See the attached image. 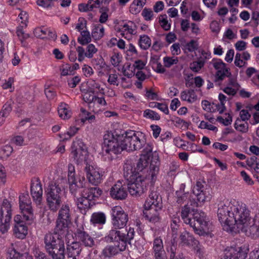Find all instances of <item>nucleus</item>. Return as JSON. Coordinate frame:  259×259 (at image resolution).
<instances>
[{
  "mask_svg": "<svg viewBox=\"0 0 259 259\" xmlns=\"http://www.w3.org/2000/svg\"><path fill=\"white\" fill-rule=\"evenodd\" d=\"M204 65V61L198 59L197 61L190 63V68L193 72H198L203 67Z\"/></svg>",
  "mask_w": 259,
  "mask_h": 259,
  "instance_id": "obj_43",
  "label": "nucleus"
},
{
  "mask_svg": "<svg viewBox=\"0 0 259 259\" xmlns=\"http://www.w3.org/2000/svg\"><path fill=\"white\" fill-rule=\"evenodd\" d=\"M94 94L88 90L82 95L83 100L86 103H92L93 102L95 96L93 95Z\"/></svg>",
  "mask_w": 259,
  "mask_h": 259,
  "instance_id": "obj_54",
  "label": "nucleus"
},
{
  "mask_svg": "<svg viewBox=\"0 0 259 259\" xmlns=\"http://www.w3.org/2000/svg\"><path fill=\"white\" fill-rule=\"evenodd\" d=\"M236 200H227L218 204L217 215L219 221L222 225H226L230 228L232 227V218L233 209L235 208Z\"/></svg>",
  "mask_w": 259,
  "mask_h": 259,
  "instance_id": "obj_8",
  "label": "nucleus"
},
{
  "mask_svg": "<svg viewBox=\"0 0 259 259\" xmlns=\"http://www.w3.org/2000/svg\"><path fill=\"white\" fill-rule=\"evenodd\" d=\"M185 184H181L179 189L176 192V200L178 204L182 205L190 198L189 192H185Z\"/></svg>",
  "mask_w": 259,
  "mask_h": 259,
  "instance_id": "obj_22",
  "label": "nucleus"
},
{
  "mask_svg": "<svg viewBox=\"0 0 259 259\" xmlns=\"http://www.w3.org/2000/svg\"><path fill=\"white\" fill-rule=\"evenodd\" d=\"M143 116L151 120H159L160 119V116L158 113L149 109L144 111Z\"/></svg>",
  "mask_w": 259,
  "mask_h": 259,
  "instance_id": "obj_40",
  "label": "nucleus"
},
{
  "mask_svg": "<svg viewBox=\"0 0 259 259\" xmlns=\"http://www.w3.org/2000/svg\"><path fill=\"white\" fill-rule=\"evenodd\" d=\"M89 200H96L101 196L103 191L98 187L84 188L81 192Z\"/></svg>",
  "mask_w": 259,
  "mask_h": 259,
  "instance_id": "obj_20",
  "label": "nucleus"
},
{
  "mask_svg": "<svg viewBox=\"0 0 259 259\" xmlns=\"http://www.w3.org/2000/svg\"><path fill=\"white\" fill-rule=\"evenodd\" d=\"M80 116L81 117V120L83 122L86 120H90L92 121L95 119V115H92L90 112H88L83 108H81L80 109Z\"/></svg>",
  "mask_w": 259,
  "mask_h": 259,
  "instance_id": "obj_45",
  "label": "nucleus"
},
{
  "mask_svg": "<svg viewBox=\"0 0 259 259\" xmlns=\"http://www.w3.org/2000/svg\"><path fill=\"white\" fill-rule=\"evenodd\" d=\"M212 66L217 71L214 76V82L219 85L227 77L231 75L230 69L227 68L226 64L221 59H213L211 61Z\"/></svg>",
  "mask_w": 259,
  "mask_h": 259,
  "instance_id": "obj_14",
  "label": "nucleus"
},
{
  "mask_svg": "<svg viewBox=\"0 0 259 259\" xmlns=\"http://www.w3.org/2000/svg\"><path fill=\"white\" fill-rule=\"evenodd\" d=\"M33 253L35 259H50L39 248L35 246L33 249Z\"/></svg>",
  "mask_w": 259,
  "mask_h": 259,
  "instance_id": "obj_56",
  "label": "nucleus"
},
{
  "mask_svg": "<svg viewBox=\"0 0 259 259\" xmlns=\"http://www.w3.org/2000/svg\"><path fill=\"white\" fill-rule=\"evenodd\" d=\"M67 255L68 258L76 259L80 252L79 244H69L67 247Z\"/></svg>",
  "mask_w": 259,
  "mask_h": 259,
  "instance_id": "obj_29",
  "label": "nucleus"
},
{
  "mask_svg": "<svg viewBox=\"0 0 259 259\" xmlns=\"http://www.w3.org/2000/svg\"><path fill=\"white\" fill-rule=\"evenodd\" d=\"M71 149V155L76 163L79 164L83 161H86L88 152L86 146L81 140L76 139L74 141Z\"/></svg>",
  "mask_w": 259,
  "mask_h": 259,
  "instance_id": "obj_12",
  "label": "nucleus"
},
{
  "mask_svg": "<svg viewBox=\"0 0 259 259\" xmlns=\"http://www.w3.org/2000/svg\"><path fill=\"white\" fill-rule=\"evenodd\" d=\"M68 183H73L77 181L75 167L71 163L68 165Z\"/></svg>",
  "mask_w": 259,
  "mask_h": 259,
  "instance_id": "obj_41",
  "label": "nucleus"
},
{
  "mask_svg": "<svg viewBox=\"0 0 259 259\" xmlns=\"http://www.w3.org/2000/svg\"><path fill=\"white\" fill-rule=\"evenodd\" d=\"M91 203L92 201L83 196L81 193V197L77 198L76 202L77 207L82 213H85L87 211L91 208Z\"/></svg>",
  "mask_w": 259,
  "mask_h": 259,
  "instance_id": "obj_24",
  "label": "nucleus"
},
{
  "mask_svg": "<svg viewBox=\"0 0 259 259\" xmlns=\"http://www.w3.org/2000/svg\"><path fill=\"white\" fill-rule=\"evenodd\" d=\"M149 161L146 157H141L135 167L131 161L127 160L123 166V176L128 182L127 188L132 196H139L146 190L145 179L146 176L142 175L146 171Z\"/></svg>",
  "mask_w": 259,
  "mask_h": 259,
  "instance_id": "obj_2",
  "label": "nucleus"
},
{
  "mask_svg": "<svg viewBox=\"0 0 259 259\" xmlns=\"http://www.w3.org/2000/svg\"><path fill=\"white\" fill-rule=\"evenodd\" d=\"M27 227L24 224H15L14 233L15 236L20 239L24 238L27 234Z\"/></svg>",
  "mask_w": 259,
  "mask_h": 259,
  "instance_id": "obj_28",
  "label": "nucleus"
},
{
  "mask_svg": "<svg viewBox=\"0 0 259 259\" xmlns=\"http://www.w3.org/2000/svg\"><path fill=\"white\" fill-rule=\"evenodd\" d=\"M22 254L15 247L9 248L7 252V259H22Z\"/></svg>",
  "mask_w": 259,
  "mask_h": 259,
  "instance_id": "obj_42",
  "label": "nucleus"
},
{
  "mask_svg": "<svg viewBox=\"0 0 259 259\" xmlns=\"http://www.w3.org/2000/svg\"><path fill=\"white\" fill-rule=\"evenodd\" d=\"M198 127L201 129H207L213 132L218 131V128L216 126L204 121H201Z\"/></svg>",
  "mask_w": 259,
  "mask_h": 259,
  "instance_id": "obj_57",
  "label": "nucleus"
},
{
  "mask_svg": "<svg viewBox=\"0 0 259 259\" xmlns=\"http://www.w3.org/2000/svg\"><path fill=\"white\" fill-rule=\"evenodd\" d=\"M196 198L192 200H190V205L194 207H197L201 205V203L204 202L206 200V196L203 191L199 192L198 191L197 193H193Z\"/></svg>",
  "mask_w": 259,
  "mask_h": 259,
  "instance_id": "obj_32",
  "label": "nucleus"
},
{
  "mask_svg": "<svg viewBox=\"0 0 259 259\" xmlns=\"http://www.w3.org/2000/svg\"><path fill=\"white\" fill-rule=\"evenodd\" d=\"M241 58H242L241 57V54L238 53H236L235 57L234 64L236 66L239 68L245 66L247 64V63L241 59Z\"/></svg>",
  "mask_w": 259,
  "mask_h": 259,
  "instance_id": "obj_60",
  "label": "nucleus"
},
{
  "mask_svg": "<svg viewBox=\"0 0 259 259\" xmlns=\"http://www.w3.org/2000/svg\"><path fill=\"white\" fill-rule=\"evenodd\" d=\"M126 55L128 56L136 57L138 55V51L132 44H130L128 47L126 48Z\"/></svg>",
  "mask_w": 259,
  "mask_h": 259,
  "instance_id": "obj_61",
  "label": "nucleus"
},
{
  "mask_svg": "<svg viewBox=\"0 0 259 259\" xmlns=\"http://www.w3.org/2000/svg\"><path fill=\"white\" fill-rule=\"evenodd\" d=\"M71 220L70 206L68 204H63L59 210L55 229L59 232L67 233Z\"/></svg>",
  "mask_w": 259,
  "mask_h": 259,
  "instance_id": "obj_9",
  "label": "nucleus"
},
{
  "mask_svg": "<svg viewBox=\"0 0 259 259\" xmlns=\"http://www.w3.org/2000/svg\"><path fill=\"white\" fill-rule=\"evenodd\" d=\"M122 57L118 53H114L111 57V63L115 67L118 66L121 62Z\"/></svg>",
  "mask_w": 259,
  "mask_h": 259,
  "instance_id": "obj_51",
  "label": "nucleus"
},
{
  "mask_svg": "<svg viewBox=\"0 0 259 259\" xmlns=\"http://www.w3.org/2000/svg\"><path fill=\"white\" fill-rule=\"evenodd\" d=\"M12 218V211L6 213L4 217L0 219V231L4 234L8 231L10 228V222Z\"/></svg>",
  "mask_w": 259,
  "mask_h": 259,
  "instance_id": "obj_31",
  "label": "nucleus"
},
{
  "mask_svg": "<svg viewBox=\"0 0 259 259\" xmlns=\"http://www.w3.org/2000/svg\"><path fill=\"white\" fill-rule=\"evenodd\" d=\"M62 186L57 181L49 183L45 192L48 207L54 212H56L62 202Z\"/></svg>",
  "mask_w": 259,
  "mask_h": 259,
  "instance_id": "obj_7",
  "label": "nucleus"
},
{
  "mask_svg": "<svg viewBox=\"0 0 259 259\" xmlns=\"http://www.w3.org/2000/svg\"><path fill=\"white\" fill-rule=\"evenodd\" d=\"M59 116L63 119H67L71 116V111L68 104L61 103L58 108Z\"/></svg>",
  "mask_w": 259,
  "mask_h": 259,
  "instance_id": "obj_26",
  "label": "nucleus"
},
{
  "mask_svg": "<svg viewBox=\"0 0 259 259\" xmlns=\"http://www.w3.org/2000/svg\"><path fill=\"white\" fill-rule=\"evenodd\" d=\"M108 9L107 7H102L100 9V12L101 14L99 18V22L101 23H104L107 21L108 19Z\"/></svg>",
  "mask_w": 259,
  "mask_h": 259,
  "instance_id": "obj_53",
  "label": "nucleus"
},
{
  "mask_svg": "<svg viewBox=\"0 0 259 259\" xmlns=\"http://www.w3.org/2000/svg\"><path fill=\"white\" fill-rule=\"evenodd\" d=\"M45 248L53 259H64L65 258L64 244H46Z\"/></svg>",
  "mask_w": 259,
  "mask_h": 259,
  "instance_id": "obj_15",
  "label": "nucleus"
},
{
  "mask_svg": "<svg viewBox=\"0 0 259 259\" xmlns=\"http://www.w3.org/2000/svg\"><path fill=\"white\" fill-rule=\"evenodd\" d=\"M104 35V28L101 24L95 25L92 31V37L96 40L101 39Z\"/></svg>",
  "mask_w": 259,
  "mask_h": 259,
  "instance_id": "obj_35",
  "label": "nucleus"
},
{
  "mask_svg": "<svg viewBox=\"0 0 259 259\" xmlns=\"http://www.w3.org/2000/svg\"><path fill=\"white\" fill-rule=\"evenodd\" d=\"M86 50L87 51L85 52V56L88 58H92L94 55L98 51V49L95 47V46L93 44H91L88 45Z\"/></svg>",
  "mask_w": 259,
  "mask_h": 259,
  "instance_id": "obj_50",
  "label": "nucleus"
},
{
  "mask_svg": "<svg viewBox=\"0 0 259 259\" xmlns=\"http://www.w3.org/2000/svg\"><path fill=\"white\" fill-rule=\"evenodd\" d=\"M84 170L87 178L90 184L98 186L103 181L104 171L98 166L87 163Z\"/></svg>",
  "mask_w": 259,
  "mask_h": 259,
  "instance_id": "obj_11",
  "label": "nucleus"
},
{
  "mask_svg": "<svg viewBox=\"0 0 259 259\" xmlns=\"http://www.w3.org/2000/svg\"><path fill=\"white\" fill-rule=\"evenodd\" d=\"M142 15L146 21H151L153 18L154 13L151 9L145 8L142 12Z\"/></svg>",
  "mask_w": 259,
  "mask_h": 259,
  "instance_id": "obj_52",
  "label": "nucleus"
},
{
  "mask_svg": "<svg viewBox=\"0 0 259 259\" xmlns=\"http://www.w3.org/2000/svg\"><path fill=\"white\" fill-rule=\"evenodd\" d=\"M181 217L184 223L189 224L196 234L201 235L205 233L208 222L205 220L204 212L191 209L188 205H185L182 209Z\"/></svg>",
  "mask_w": 259,
  "mask_h": 259,
  "instance_id": "obj_5",
  "label": "nucleus"
},
{
  "mask_svg": "<svg viewBox=\"0 0 259 259\" xmlns=\"http://www.w3.org/2000/svg\"><path fill=\"white\" fill-rule=\"evenodd\" d=\"M55 231L56 232V233H49L45 235L44 239L45 243H56V242H58V243H61V242H64V241H61L59 233L66 235L67 233L59 232L56 229Z\"/></svg>",
  "mask_w": 259,
  "mask_h": 259,
  "instance_id": "obj_33",
  "label": "nucleus"
},
{
  "mask_svg": "<svg viewBox=\"0 0 259 259\" xmlns=\"http://www.w3.org/2000/svg\"><path fill=\"white\" fill-rule=\"evenodd\" d=\"M11 211H12L11 203L7 199H4L2 206L0 208V219L4 217L6 213H9Z\"/></svg>",
  "mask_w": 259,
  "mask_h": 259,
  "instance_id": "obj_38",
  "label": "nucleus"
},
{
  "mask_svg": "<svg viewBox=\"0 0 259 259\" xmlns=\"http://www.w3.org/2000/svg\"><path fill=\"white\" fill-rule=\"evenodd\" d=\"M159 22L161 27L165 31H168L170 29L171 25L167 19L166 15H161L159 17Z\"/></svg>",
  "mask_w": 259,
  "mask_h": 259,
  "instance_id": "obj_47",
  "label": "nucleus"
},
{
  "mask_svg": "<svg viewBox=\"0 0 259 259\" xmlns=\"http://www.w3.org/2000/svg\"><path fill=\"white\" fill-rule=\"evenodd\" d=\"M12 110L11 104L9 102L6 103L0 112V118L7 117Z\"/></svg>",
  "mask_w": 259,
  "mask_h": 259,
  "instance_id": "obj_48",
  "label": "nucleus"
},
{
  "mask_svg": "<svg viewBox=\"0 0 259 259\" xmlns=\"http://www.w3.org/2000/svg\"><path fill=\"white\" fill-rule=\"evenodd\" d=\"M137 26L132 21H128L120 25L119 32L120 34L125 38L130 39L132 35L136 33Z\"/></svg>",
  "mask_w": 259,
  "mask_h": 259,
  "instance_id": "obj_19",
  "label": "nucleus"
},
{
  "mask_svg": "<svg viewBox=\"0 0 259 259\" xmlns=\"http://www.w3.org/2000/svg\"><path fill=\"white\" fill-rule=\"evenodd\" d=\"M81 36L78 37V41L82 45L88 44L91 40L90 32L88 30H83L80 32Z\"/></svg>",
  "mask_w": 259,
  "mask_h": 259,
  "instance_id": "obj_39",
  "label": "nucleus"
},
{
  "mask_svg": "<svg viewBox=\"0 0 259 259\" xmlns=\"http://www.w3.org/2000/svg\"><path fill=\"white\" fill-rule=\"evenodd\" d=\"M138 44L141 49L146 50L151 46V40L147 35H140L138 40Z\"/></svg>",
  "mask_w": 259,
  "mask_h": 259,
  "instance_id": "obj_34",
  "label": "nucleus"
},
{
  "mask_svg": "<svg viewBox=\"0 0 259 259\" xmlns=\"http://www.w3.org/2000/svg\"><path fill=\"white\" fill-rule=\"evenodd\" d=\"M107 81L108 83L111 85L118 86L119 84V81L118 78V75L116 74H109Z\"/></svg>",
  "mask_w": 259,
  "mask_h": 259,
  "instance_id": "obj_63",
  "label": "nucleus"
},
{
  "mask_svg": "<svg viewBox=\"0 0 259 259\" xmlns=\"http://www.w3.org/2000/svg\"><path fill=\"white\" fill-rule=\"evenodd\" d=\"M249 251L248 244L239 246L236 244L225 249L222 259H245Z\"/></svg>",
  "mask_w": 259,
  "mask_h": 259,
  "instance_id": "obj_10",
  "label": "nucleus"
},
{
  "mask_svg": "<svg viewBox=\"0 0 259 259\" xmlns=\"http://www.w3.org/2000/svg\"><path fill=\"white\" fill-rule=\"evenodd\" d=\"M110 194L111 197L114 199H124L127 195V187L125 185H122L120 181H118L111 188Z\"/></svg>",
  "mask_w": 259,
  "mask_h": 259,
  "instance_id": "obj_16",
  "label": "nucleus"
},
{
  "mask_svg": "<svg viewBox=\"0 0 259 259\" xmlns=\"http://www.w3.org/2000/svg\"><path fill=\"white\" fill-rule=\"evenodd\" d=\"M180 238L182 243H194L195 240L194 237L190 233L186 231L183 232Z\"/></svg>",
  "mask_w": 259,
  "mask_h": 259,
  "instance_id": "obj_46",
  "label": "nucleus"
},
{
  "mask_svg": "<svg viewBox=\"0 0 259 259\" xmlns=\"http://www.w3.org/2000/svg\"><path fill=\"white\" fill-rule=\"evenodd\" d=\"M239 87V84L234 79L230 78L227 87L223 90L227 95L233 96L237 93Z\"/></svg>",
  "mask_w": 259,
  "mask_h": 259,
  "instance_id": "obj_25",
  "label": "nucleus"
},
{
  "mask_svg": "<svg viewBox=\"0 0 259 259\" xmlns=\"http://www.w3.org/2000/svg\"><path fill=\"white\" fill-rule=\"evenodd\" d=\"M217 120L219 122L222 123L224 125L227 126L231 124L232 121V116L230 114H228L227 117L224 118L222 116H218L217 118Z\"/></svg>",
  "mask_w": 259,
  "mask_h": 259,
  "instance_id": "obj_59",
  "label": "nucleus"
},
{
  "mask_svg": "<svg viewBox=\"0 0 259 259\" xmlns=\"http://www.w3.org/2000/svg\"><path fill=\"white\" fill-rule=\"evenodd\" d=\"M179 62L178 58L172 57H165L163 58L164 66L167 68L170 67L174 64H177Z\"/></svg>",
  "mask_w": 259,
  "mask_h": 259,
  "instance_id": "obj_49",
  "label": "nucleus"
},
{
  "mask_svg": "<svg viewBox=\"0 0 259 259\" xmlns=\"http://www.w3.org/2000/svg\"><path fill=\"white\" fill-rule=\"evenodd\" d=\"M106 221V217L103 212H94L91 217L90 222L94 226L99 227L105 224Z\"/></svg>",
  "mask_w": 259,
  "mask_h": 259,
  "instance_id": "obj_23",
  "label": "nucleus"
},
{
  "mask_svg": "<svg viewBox=\"0 0 259 259\" xmlns=\"http://www.w3.org/2000/svg\"><path fill=\"white\" fill-rule=\"evenodd\" d=\"M100 84L95 80L91 79L88 82V90L92 93H95L96 90L99 89Z\"/></svg>",
  "mask_w": 259,
  "mask_h": 259,
  "instance_id": "obj_58",
  "label": "nucleus"
},
{
  "mask_svg": "<svg viewBox=\"0 0 259 259\" xmlns=\"http://www.w3.org/2000/svg\"><path fill=\"white\" fill-rule=\"evenodd\" d=\"M75 237L76 241H73L72 243H79L80 242L82 243H87L88 242L94 243L95 241H101V240L98 239L97 237H93L85 231L80 230H77L75 233Z\"/></svg>",
  "mask_w": 259,
  "mask_h": 259,
  "instance_id": "obj_21",
  "label": "nucleus"
},
{
  "mask_svg": "<svg viewBox=\"0 0 259 259\" xmlns=\"http://www.w3.org/2000/svg\"><path fill=\"white\" fill-rule=\"evenodd\" d=\"M19 207L24 220L28 221L33 219L34 214L31 201L28 193H22L20 195Z\"/></svg>",
  "mask_w": 259,
  "mask_h": 259,
  "instance_id": "obj_13",
  "label": "nucleus"
},
{
  "mask_svg": "<svg viewBox=\"0 0 259 259\" xmlns=\"http://www.w3.org/2000/svg\"><path fill=\"white\" fill-rule=\"evenodd\" d=\"M149 169V175H150L151 179L153 181L158 173L159 167L156 165L150 164Z\"/></svg>",
  "mask_w": 259,
  "mask_h": 259,
  "instance_id": "obj_62",
  "label": "nucleus"
},
{
  "mask_svg": "<svg viewBox=\"0 0 259 259\" xmlns=\"http://www.w3.org/2000/svg\"><path fill=\"white\" fill-rule=\"evenodd\" d=\"M80 81V78L78 76H74L67 80L68 85L71 88H74Z\"/></svg>",
  "mask_w": 259,
  "mask_h": 259,
  "instance_id": "obj_64",
  "label": "nucleus"
},
{
  "mask_svg": "<svg viewBox=\"0 0 259 259\" xmlns=\"http://www.w3.org/2000/svg\"><path fill=\"white\" fill-rule=\"evenodd\" d=\"M179 166L178 162L175 160L171 161L169 165L168 171L167 172V175L171 177L175 176Z\"/></svg>",
  "mask_w": 259,
  "mask_h": 259,
  "instance_id": "obj_44",
  "label": "nucleus"
},
{
  "mask_svg": "<svg viewBox=\"0 0 259 259\" xmlns=\"http://www.w3.org/2000/svg\"><path fill=\"white\" fill-rule=\"evenodd\" d=\"M181 99L183 101L192 103L197 100V95L194 90H185L181 93Z\"/></svg>",
  "mask_w": 259,
  "mask_h": 259,
  "instance_id": "obj_27",
  "label": "nucleus"
},
{
  "mask_svg": "<svg viewBox=\"0 0 259 259\" xmlns=\"http://www.w3.org/2000/svg\"><path fill=\"white\" fill-rule=\"evenodd\" d=\"M181 47L185 53H192L198 50L199 44L197 40L192 39L189 42L182 44Z\"/></svg>",
  "mask_w": 259,
  "mask_h": 259,
  "instance_id": "obj_30",
  "label": "nucleus"
},
{
  "mask_svg": "<svg viewBox=\"0 0 259 259\" xmlns=\"http://www.w3.org/2000/svg\"><path fill=\"white\" fill-rule=\"evenodd\" d=\"M79 130V128L75 126H71L68 131L64 134H60V137L63 140H68L74 136Z\"/></svg>",
  "mask_w": 259,
  "mask_h": 259,
  "instance_id": "obj_37",
  "label": "nucleus"
},
{
  "mask_svg": "<svg viewBox=\"0 0 259 259\" xmlns=\"http://www.w3.org/2000/svg\"><path fill=\"white\" fill-rule=\"evenodd\" d=\"M126 244H117L108 245L102 251L101 257L104 258H110L120 251L125 249Z\"/></svg>",
  "mask_w": 259,
  "mask_h": 259,
  "instance_id": "obj_18",
  "label": "nucleus"
},
{
  "mask_svg": "<svg viewBox=\"0 0 259 259\" xmlns=\"http://www.w3.org/2000/svg\"><path fill=\"white\" fill-rule=\"evenodd\" d=\"M235 208L232 218V227L237 225L241 229L249 228V230L253 235L259 234V214L256 215L251 221L250 210L246 205L241 202L236 201Z\"/></svg>",
  "mask_w": 259,
  "mask_h": 259,
  "instance_id": "obj_4",
  "label": "nucleus"
},
{
  "mask_svg": "<svg viewBox=\"0 0 259 259\" xmlns=\"http://www.w3.org/2000/svg\"><path fill=\"white\" fill-rule=\"evenodd\" d=\"M42 188L39 180L36 179L31 181L30 193L33 201L40 204L42 200Z\"/></svg>",
  "mask_w": 259,
  "mask_h": 259,
  "instance_id": "obj_17",
  "label": "nucleus"
},
{
  "mask_svg": "<svg viewBox=\"0 0 259 259\" xmlns=\"http://www.w3.org/2000/svg\"><path fill=\"white\" fill-rule=\"evenodd\" d=\"M234 127L237 131L242 133H245L248 131V124L247 122L237 118L235 122Z\"/></svg>",
  "mask_w": 259,
  "mask_h": 259,
  "instance_id": "obj_36",
  "label": "nucleus"
},
{
  "mask_svg": "<svg viewBox=\"0 0 259 259\" xmlns=\"http://www.w3.org/2000/svg\"><path fill=\"white\" fill-rule=\"evenodd\" d=\"M36 4L45 9L51 8L54 5L53 0H37Z\"/></svg>",
  "mask_w": 259,
  "mask_h": 259,
  "instance_id": "obj_55",
  "label": "nucleus"
},
{
  "mask_svg": "<svg viewBox=\"0 0 259 259\" xmlns=\"http://www.w3.org/2000/svg\"><path fill=\"white\" fill-rule=\"evenodd\" d=\"M145 144V136L141 132L130 130L119 135L115 132L107 131L103 136V155L105 160L111 161L123 150H140Z\"/></svg>",
  "mask_w": 259,
  "mask_h": 259,
  "instance_id": "obj_1",
  "label": "nucleus"
},
{
  "mask_svg": "<svg viewBox=\"0 0 259 259\" xmlns=\"http://www.w3.org/2000/svg\"><path fill=\"white\" fill-rule=\"evenodd\" d=\"M161 199L156 192L152 191L144 204L143 216L150 223L155 224L160 220V211L162 209Z\"/></svg>",
  "mask_w": 259,
  "mask_h": 259,
  "instance_id": "obj_6",
  "label": "nucleus"
},
{
  "mask_svg": "<svg viewBox=\"0 0 259 259\" xmlns=\"http://www.w3.org/2000/svg\"><path fill=\"white\" fill-rule=\"evenodd\" d=\"M111 223L115 229L123 228L128 220V215L120 206L112 208L111 211ZM135 232L133 228H130L127 234L121 233L116 230L110 231L108 236L105 237L106 242L130 243L134 238Z\"/></svg>",
  "mask_w": 259,
  "mask_h": 259,
  "instance_id": "obj_3",
  "label": "nucleus"
}]
</instances>
